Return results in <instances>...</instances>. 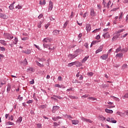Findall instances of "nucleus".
I'll return each mask as SVG.
<instances>
[{"label": "nucleus", "instance_id": "obj_1", "mask_svg": "<svg viewBox=\"0 0 128 128\" xmlns=\"http://www.w3.org/2000/svg\"><path fill=\"white\" fill-rule=\"evenodd\" d=\"M4 38H6V40H12L14 38V36L8 33H4Z\"/></svg>", "mask_w": 128, "mask_h": 128}, {"label": "nucleus", "instance_id": "obj_2", "mask_svg": "<svg viewBox=\"0 0 128 128\" xmlns=\"http://www.w3.org/2000/svg\"><path fill=\"white\" fill-rule=\"evenodd\" d=\"M78 56V54H74L72 55V54H69L68 55V57L70 58V60H74V58H76Z\"/></svg>", "mask_w": 128, "mask_h": 128}, {"label": "nucleus", "instance_id": "obj_3", "mask_svg": "<svg viewBox=\"0 0 128 128\" xmlns=\"http://www.w3.org/2000/svg\"><path fill=\"white\" fill-rule=\"evenodd\" d=\"M120 36V34H116V35L112 38V42H114V40H116L118 38V37Z\"/></svg>", "mask_w": 128, "mask_h": 128}, {"label": "nucleus", "instance_id": "obj_4", "mask_svg": "<svg viewBox=\"0 0 128 128\" xmlns=\"http://www.w3.org/2000/svg\"><path fill=\"white\" fill-rule=\"evenodd\" d=\"M90 16H96V12H94V8H90Z\"/></svg>", "mask_w": 128, "mask_h": 128}, {"label": "nucleus", "instance_id": "obj_5", "mask_svg": "<svg viewBox=\"0 0 128 128\" xmlns=\"http://www.w3.org/2000/svg\"><path fill=\"white\" fill-rule=\"evenodd\" d=\"M52 8H54V3L52 1H50L49 2V8L48 10H52Z\"/></svg>", "mask_w": 128, "mask_h": 128}, {"label": "nucleus", "instance_id": "obj_6", "mask_svg": "<svg viewBox=\"0 0 128 128\" xmlns=\"http://www.w3.org/2000/svg\"><path fill=\"white\" fill-rule=\"evenodd\" d=\"M92 29V26L90 24H86V30L88 32H90V30Z\"/></svg>", "mask_w": 128, "mask_h": 128}, {"label": "nucleus", "instance_id": "obj_7", "mask_svg": "<svg viewBox=\"0 0 128 128\" xmlns=\"http://www.w3.org/2000/svg\"><path fill=\"white\" fill-rule=\"evenodd\" d=\"M104 38H110V33L106 32L102 35Z\"/></svg>", "mask_w": 128, "mask_h": 128}, {"label": "nucleus", "instance_id": "obj_8", "mask_svg": "<svg viewBox=\"0 0 128 128\" xmlns=\"http://www.w3.org/2000/svg\"><path fill=\"white\" fill-rule=\"evenodd\" d=\"M60 106H54L52 108V112H53V114H54V112H56V111L58 110Z\"/></svg>", "mask_w": 128, "mask_h": 128}, {"label": "nucleus", "instance_id": "obj_9", "mask_svg": "<svg viewBox=\"0 0 128 128\" xmlns=\"http://www.w3.org/2000/svg\"><path fill=\"white\" fill-rule=\"evenodd\" d=\"M108 58V54H104L100 58H102V60H106V58Z\"/></svg>", "mask_w": 128, "mask_h": 128}, {"label": "nucleus", "instance_id": "obj_10", "mask_svg": "<svg viewBox=\"0 0 128 128\" xmlns=\"http://www.w3.org/2000/svg\"><path fill=\"white\" fill-rule=\"evenodd\" d=\"M106 121L109 122H112V124H116V120H110V118H106Z\"/></svg>", "mask_w": 128, "mask_h": 128}, {"label": "nucleus", "instance_id": "obj_11", "mask_svg": "<svg viewBox=\"0 0 128 128\" xmlns=\"http://www.w3.org/2000/svg\"><path fill=\"white\" fill-rule=\"evenodd\" d=\"M22 52L23 54H30L32 52V51L30 50H22Z\"/></svg>", "mask_w": 128, "mask_h": 128}, {"label": "nucleus", "instance_id": "obj_12", "mask_svg": "<svg viewBox=\"0 0 128 128\" xmlns=\"http://www.w3.org/2000/svg\"><path fill=\"white\" fill-rule=\"evenodd\" d=\"M0 18H4V20H6L8 18V16L4 14L0 13Z\"/></svg>", "mask_w": 128, "mask_h": 128}, {"label": "nucleus", "instance_id": "obj_13", "mask_svg": "<svg viewBox=\"0 0 128 128\" xmlns=\"http://www.w3.org/2000/svg\"><path fill=\"white\" fill-rule=\"evenodd\" d=\"M51 42L52 40L48 38H46L43 40V42Z\"/></svg>", "mask_w": 128, "mask_h": 128}, {"label": "nucleus", "instance_id": "obj_14", "mask_svg": "<svg viewBox=\"0 0 128 128\" xmlns=\"http://www.w3.org/2000/svg\"><path fill=\"white\" fill-rule=\"evenodd\" d=\"M103 48H104V46H100L96 50V54H98V52H102Z\"/></svg>", "mask_w": 128, "mask_h": 128}, {"label": "nucleus", "instance_id": "obj_15", "mask_svg": "<svg viewBox=\"0 0 128 128\" xmlns=\"http://www.w3.org/2000/svg\"><path fill=\"white\" fill-rule=\"evenodd\" d=\"M77 68H78V66H82V62H74Z\"/></svg>", "mask_w": 128, "mask_h": 128}, {"label": "nucleus", "instance_id": "obj_16", "mask_svg": "<svg viewBox=\"0 0 128 128\" xmlns=\"http://www.w3.org/2000/svg\"><path fill=\"white\" fill-rule=\"evenodd\" d=\"M60 118H62V117H60V116H56V117H52V120L54 122H56L57 120H60Z\"/></svg>", "mask_w": 128, "mask_h": 128}, {"label": "nucleus", "instance_id": "obj_17", "mask_svg": "<svg viewBox=\"0 0 128 128\" xmlns=\"http://www.w3.org/2000/svg\"><path fill=\"white\" fill-rule=\"evenodd\" d=\"M18 42V39L17 37H14V40L12 42L13 44H17Z\"/></svg>", "mask_w": 128, "mask_h": 128}, {"label": "nucleus", "instance_id": "obj_18", "mask_svg": "<svg viewBox=\"0 0 128 128\" xmlns=\"http://www.w3.org/2000/svg\"><path fill=\"white\" fill-rule=\"evenodd\" d=\"M72 124H78L80 122L78 120H72Z\"/></svg>", "mask_w": 128, "mask_h": 128}, {"label": "nucleus", "instance_id": "obj_19", "mask_svg": "<svg viewBox=\"0 0 128 128\" xmlns=\"http://www.w3.org/2000/svg\"><path fill=\"white\" fill-rule=\"evenodd\" d=\"M22 117L20 116L16 120V122H18V124H20V122H22Z\"/></svg>", "mask_w": 128, "mask_h": 128}, {"label": "nucleus", "instance_id": "obj_20", "mask_svg": "<svg viewBox=\"0 0 128 128\" xmlns=\"http://www.w3.org/2000/svg\"><path fill=\"white\" fill-rule=\"evenodd\" d=\"M90 58V56H85L82 60V63L86 62V60H88V58Z\"/></svg>", "mask_w": 128, "mask_h": 128}, {"label": "nucleus", "instance_id": "obj_21", "mask_svg": "<svg viewBox=\"0 0 128 128\" xmlns=\"http://www.w3.org/2000/svg\"><path fill=\"white\" fill-rule=\"evenodd\" d=\"M52 34H54V36H57V34H60V30H55L53 31Z\"/></svg>", "mask_w": 128, "mask_h": 128}, {"label": "nucleus", "instance_id": "obj_22", "mask_svg": "<svg viewBox=\"0 0 128 128\" xmlns=\"http://www.w3.org/2000/svg\"><path fill=\"white\" fill-rule=\"evenodd\" d=\"M112 4V2L110 0H109L108 2L106 4V6H104V8H110V5Z\"/></svg>", "mask_w": 128, "mask_h": 128}, {"label": "nucleus", "instance_id": "obj_23", "mask_svg": "<svg viewBox=\"0 0 128 128\" xmlns=\"http://www.w3.org/2000/svg\"><path fill=\"white\" fill-rule=\"evenodd\" d=\"M105 112H107V114H112V112H114V111H112V110H108V108H106L105 110Z\"/></svg>", "mask_w": 128, "mask_h": 128}, {"label": "nucleus", "instance_id": "obj_24", "mask_svg": "<svg viewBox=\"0 0 128 128\" xmlns=\"http://www.w3.org/2000/svg\"><path fill=\"white\" fill-rule=\"evenodd\" d=\"M36 64L37 66H40V68H43L44 64H41L38 60H36Z\"/></svg>", "mask_w": 128, "mask_h": 128}, {"label": "nucleus", "instance_id": "obj_25", "mask_svg": "<svg viewBox=\"0 0 128 128\" xmlns=\"http://www.w3.org/2000/svg\"><path fill=\"white\" fill-rule=\"evenodd\" d=\"M0 44H3V46H7V44L4 40H0Z\"/></svg>", "mask_w": 128, "mask_h": 128}, {"label": "nucleus", "instance_id": "obj_26", "mask_svg": "<svg viewBox=\"0 0 128 128\" xmlns=\"http://www.w3.org/2000/svg\"><path fill=\"white\" fill-rule=\"evenodd\" d=\"M6 126H14V123L12 122H8L6 123Z\"/></svg>", "mask_w": 128, "mask_h": 128}, {"label": "nucleus", "instance_id": "obj_27", "mask_svg": "<svg viewBox=\"0 0 128 128\" xmlns=\"http://www.w3.org/2000/svg\"><path fill=\"white\" fill-rule=\"evenodd\" d=\"M46 4V0H43L42 2V0L40 1V4H41V6H44Z\"/></svg>", "mask_w": 128, "mask_h": 128}, {"label": "nucleus", "instance_id": "obj_28", "mask_svg": "<svg viewBox=\"0 0 128 128\" xmlns=\"http://www.w3.org/2000/svg\"><path fill=\"white\" fill-rule=\"evenodd\" d=\"M8 8L10 10H14V4H11L9 6Z\"/></svg>", "mask_w": 128, "mask_h": 128}, {"label": "nucleus", "instance_id": "obj_29", "mask_svg": "<svg viewBox=\"0 0 128 128\" xmlns=\"http://www.w3.org/2000/svg\"><path fill=\"white\" fill-rule=\"evenodd\" d=\"M10 88H11V87H10V84H8V88H7V92H9L10 91Z\"/></svg>", "mask_w": 128, "mask_h": 128}, {"label": "nucleus", "instance_id": "obj_30", "mask_svg": "<svg viewBox=\"0 0 128 128\" xmlns=\"http://www.w3.org/2000/svg\"><path fill=\"white\" fill-rule=\"evenodd\" d=\"M110 98H113V99H114V100H116V102H120V98H118L114 96H110Z\"/></svg>", "mask_w": 128, "mask_h": 128}, {"label": "nucleus", "instance_id": "obj_31", "mask_svg": "<svg viewBox=\"0 0 128 128\" xmlns=\"http://www.w3.org/2000/svg\"><path fill=\"white\" fill-rule=\"evenodd\" d=\"M82 120H83V122H88V119L86 118H84V117H82L81 118Z\"/></svg>", "mask_w": 128, "mask_h": 128}, {"label": "nucleus", "instance_id": "obj_32", "mask_svg": "<svg viewBox=\"0 0 128 128\" xmlns=\"http://www.w3.org/2000/svg\"><path fill=\"white\" fill-rule=\"evenodd\" d=\"M123 16H124V12H121L120 13V15L119 18H118L120 20H122V18Z\"/></svg>", "mask_w": 128, "mask_h": 128}, {"label": "nucleus", "instance_id": "obj_33", "mask_svg": "<svg viewBox=\"0 0 128 128\" xmlns=\"http://www.w3.org/2000/svg\"><path fill=\"white\" fill-rule=\"evenodd\" d=\"M43 46L44 48H48L50 46L49 44H48L46 43L43 44Z\"/></svg>", "mask_w": 128, "mask_h": 128}, {"label": "nucleus", "instance_id": "obj_34", "mask_svg": "<svg viewBox=\"0 0 128 128\" xmlns=\"http://www.w3.org/2000/svg\"><path fill=\"white\" fill-rule=\"evenodd\" d=\"M128 48H123L121 52H128Z\"/></svg>", "mask_w": 128, "mask_h": 128}, {"label": "nucleus", "instance_id": "obj_35", "mask_svg": "<svg viewBox=\"0 0 128 128\" xmlns=\"http://www.w3.org/2000/svg\"><path fill=\"white\" fill-rule=\"evenodd\" d=\"M124 29L118 30V31H116L115 34H120V32H124Z\"/></svg>", "mask_w": 128, "mask_h": 128}, {"label": "nucleus", "instance_id": "obj_36", "mask_svg": "<svg viewBox=\"0 0 128 128\" xmlns=\"http://www.w3.org/2000/svg\"><path fill=\"white\" fill-rule=\"evenodd\" d=\"M82 34L80 33L78 36V40H80L82 38Z\"/></svg>", "mask_w": 128, "mask_h": 128}, {"label": "nucleus", "instance_id": "obj_37", "mask_svg": "<svg viewBox=\"0 0 128 128\" xmlns=\"http://www.w3.org/2000/svg\"><path fill=\"white\" fill-rule=\"evenodd\" d=\"M0 50L2 52H6V48L4 46L2 47L0 46Z\"/></svg>", "mask_w": 128, "mask_h": 128}, {"label": "nucleus", "instance_id": "obj_38", "mask_svg": "<svg viewBox=\"0 0 128 128\" xmlns=\"http://www.w3.org/2000/svg\"><path fill=\"white\" fill-rule=\"evenodd\" d=\"M53 96L54 98H58L59 100H62V97H61L60 96H56V95H53Z\"/></svg>", "mask_w": 128, "mask_h": 128}, {"label": "nucleus", "instance_id": "obj_39", "mask_svg": "<svg viewBox=\"0 0 128 128\" xmlns=\"http://www.w3.org/2000/svg\"><path fill=\"white\" fill-rule=\"evenodd\" d=\"M122 68L123 70H124V68H128V64H124L122 66Z\"/></svg>", "mask_w": 128, "mask_h": 128}, {"label": "nucleus", "instance_id": "obj_40", "mask_svg": "<svg viewBox=\"0 0 128 128\" xmlns=\"http://www.w3.org/2000/svg\"><path fill=\"white\" fill-rule=\"evenodd\" d=\"M87 74L88 76H94V73L92 72H88Z\"/></svg>", "mask_w": 128, "mask_h": 128}, {"label": "nucleus", "instance_id": "obj_41", "mask_svg": "<svg viewBox=\"0 0 128 128\" xmlns=\"http://www.w3.org/2000/svg\"><path fill=\"white\" fill-rule=\"evenodd\" d=\"M89 98L90 100H92V102H94V100H96V98H94V97H89V98Z\"/></svg>", "mask_w": 128, "mask_h": 128}, {"label": "nucleus", "instance_id": "obj_42", "mask_svg": "<svg viewBox=\"0 0 128 128\" xmlns=\"http://www.w3.org/2000/svg\"><path fill=\"white\" fill-rule=\"evenodd\" d=\"M16 8H18V10H22V7L20 6V4H18L17 6H16Z\"/></svg>", "mask_w": 128, "mask_h": 128}, {"label": "nucleus", "instance_id": "obj_43", "mask_svg": "<svg viewBox=\"0 0 128 128\" xmlns=\"http://www.w3.org/2000/svg\"><path fill=\"white\" fill-rule=\"evenodd\" d=\"M42 22H40L38 23V28H42Z\"/></svg>", "mask_w": 128, "mask_h": 128}, {"label": "nucleus", "instance_id": "obj_44", "mask_svg": "<svg viewBox=\"0 0 128 128\" xmlns=\"http://www.w3.org/2000/svg\"><path fill=\"white\" fill-rule=\"evenodd\" d=\"M74 64H75V62H72L68 64V66H74Z\"/></svg>", "mask_w": 128, "mask_h": 128}, {"label": "nucleus", "instance_id": "obj_45", "mask_svg": "<svg viewBox=\"0 0 128 128\" xmlns=\"http://www.w3.org/2000/svg\"><path fill=\"white\" fill-rule=\"evenodd\" d=\"M8 120H14V116L12 115L11 116H9Z\"/></svg>", "mask_w": 128, "mask_h": 128}, {"label": "nucleus", "instance_id": "obj_46", "mask_svg": "<svg viewBox=\"0 0 128 128\" xmlns=\"http://www.w3.org/2000/svg\"><path fill=\"white\" fill-rule=\"evenodd\" d=\"M100 118H101V120H106V118L102 116H100Z\"/></svg>", "mask_w": 128, "mask_h": 128}, {"label": "nucleus", "instance_id": "obj_47", "mask_svg": "<svg viewBox=\"0 0 128 128\" xmlns=\"http://www.w3.org/2000/svg\"><path fill=\"white\" fill-rule=\"evenodd\" d=\"M69 98H71L72 100H74V98H76V99L78 98V97H76V96H69Z\"/></svg>", "mask_w": 128, "mask_h": 128}, {"label": "nucleus", "instance_id": "obj_48", "mask_svg": "<svg viewBox=\"0 0 128 128\" xmlns=\"http://www.w3.org/2000/svg\"><path fill=\"white\" fill-rule=\"evenodd\" d=\"M60 122H58H58H54V126H60Z\"/></svg>", "mask_w": 128, "mask_h": 128}, {"label": "nucleus", "instance_id": "obj_49", "mask_svg": "<svg viewBox=\"0 0 128 128\" xmlns=\"http://www.w3.org/2000/svg\"><path fill=\"white\" fill-rule=\"evenodd\" d=\"M96 42H98V41H92L90 47H92V46H94V44H96Z\"/></svg>", "mask_w": 128, "mask_h": 128}, {"label": "nucleus", "instance_id": "obj_50", "mask_svg": "<svg viewBox=\"0 0 128 128\" xmlns=\"http://www.w3.org/2000/svg\"><path fill=\"white\" fill-rule=\"evenodd\" d=\"M73 84H76V82H78V84H82V82H78V80H73Z\"/></svg>", "mask_w": 128, "mask_h": 128}, {"label": "nucleus", "instance_id": "obj_51", "mask_svg": "<svg viewBox=\"0 0 128 128\" xmlns=\"http://www.w3.org/2000/svg\"><path fill=\"white\" fill-rule=\"evenodd\" d=\"M122 56H124V54L122 53L121 54H116V56L122 57Z\"/></svg>", "mask_w": 128, "mask_h": 128}, {"label": "nucleus", "instance_id": "obj_52", "mask_svg": "<svg viewBox=\"0 0 128 128\" xmlns=\"http://www.w3.org/2000/svg\"><path fill=\"white\" fill-rule=\"evenodd\" d=\"M27 70H28V72H30H30H34V68H29L27 69Z\"/></svg>", "mask_w": 128, "mask_h": 128}, {"label": "nucleus", "instance_id": "obj_53", "mask_svg": "<svg viewBox=\"0 0 128 128\" xmlns=\"http://www.w3.org/2000/svg\"><path fill=\"white\" fill-rule=\"evenodd\" d=\"M116 114H118V116H122V114H122V112H116Z\"/></svg>", "mask_w": 128, "mask_h": 128}, {"label": "nucleus", "instance_id": "obj_54", "mask_svg": "<svg viewBox=\"0 0 128 128\" xmlns=\"http://www.w3.org/2000/svg\"><path fill=\"white\" fill-rule=\"evenodd\" d=\"M39 62H46V59L44 58H38Z\"/></svg>", "mask_w": 128, "mask_h": 128}, {"label": "nucleus", "instance_id": "obj_55", "mask_svg": "<svg viewBox=\"0 0 128 128\" xmlns=\"http://www.w3.org/2000/svg\"><path fill=\"white\" fill-rule=\"evenodd\" d=\"M100 28L96 29L95 30L92 31V32H100Z\"/></svg>", "mask_w": 128, "mask_h": 128}, {"label": "nucleus", "instance_id": "obj_56", "mask_svg": "<svg viewBox=\"0 0 128 128\" xmlns=\"http://www.w3.org/2000/svg\"><path fill=\"white\" fill-rule=\"evenodd\" d=\"M32 102H34L32 100H28L26 102V104H32Z\"/></svg>", "mask_w": 128, "mask_h": 128}, {"label": "nucleus", "instance_id": "obj_57", "mask_svg": "<svg viewBox=\"0 0 128 128\" xmlns=\"http://www.w3.org/2000/svg\"><path fill=\"white\" fill-rule=\"evenodd\" d=\"M84 80V76L82 75H80L79 78V80Z\"/></svg>", "mask_w": 128, "mask_h": 128}, {"label": "nucleus", "instance_id": "obj_58", "mask_svg": "<svg viewBox=\"0 0 128 128\" xmlns=\"http://www.w3.org/2000/svg\"><path fill=\"white\" fill-rule=\"evenodd\" d=\"M84 46L86 48H88V44L86 42L84 44Z\"/></svg>", "mask_w": 128, "mask_h": 128}, {"label": "nucleus", "instance_id": "obj_59", "mask_svg": "<svg viewBox=\"0 0 128 128\" xmlns=\"http://www.w3.org/2000/svg\"><path fill=\"white\" fill-rule=\"evenodd\" d=\"M24 64L26 66L28 64V61H26V59H24L23 61Z\"/></svg>", "mask_w": 128, "mask_h": 128}, {"label": "nucleus", "instance_id": "obj_60", "mask_svg": "<svg viewBox=\"0 0 128 128\" xmlns=\"http://www.w3.org/2000/svg\"><path fill=\"white\" fill-rule=\"evenodd\" d=\"M22 40H28V37H24L22 38Z\"/></svg>", "mask_w": 128, "mask_h": 128}, {"label": "nucleus", "instance_id": "obj_61", "mask_svg": "<svg viewBox=\"0 0 128 128\" xmlns=\"http://www.w3.org/2000/svg\"><path fill=\"white\" fill-rule=\"evenodd\" d=\"M68 22H66L64 24V28H66V26H68Z\"/></svg>", "mask_w": 128, "mask_h": 128}, {"label": "nucleus", "instance_id": "obj_62", "mask_svg": "<svg viewBox=\"0 0 128 128\" xmlns=\"http://www.w3.org/2000/svg\"><path fill=\"white\" fill-rule=\"evenodd\" d=\"M30 114H32V116H34V112L32 110H30Z\"/></svg>", "mask_w": 128, "mask_h": 128}, {"label": "nucleus", "instance_id": "obj_63", "mask_svg": "<svg viewBox=\"0 0 128 128\" xmlns=\"http://www.w3.org/2000/svg\"><path fill=\"white\" fill-rule=\"evenodd\" d=\"M30 82V84H34V80L32 79Z\"/></svg>", "mask_w": 128, "mask_h": 128}, {"label": "nucleus", "instance_id": "obj_64", "mask_svg": "<svg viewBox=\"0 0 128 128\" xmlns=\"http://www.w3.org/2000/svg\"><path fill=\"white\" fill-rule=\"evenodd\" d=\"M124 98H128V92L125 94V95L124 96Z\"/></svg>", "mask_w": 128, "mask_h": 128}]
</instances>
